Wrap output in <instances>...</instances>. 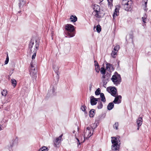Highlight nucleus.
<instances>
[{
    "label": "nucleus",
    "mask_w": 151,
    "mask_h": 151,
    "mask_svg": "<svg viewBox=\"0 0 151 151\" xmlns=\"http://www.w3.org/2000/svg\"><path fill=\"white\" fill-rule=\"evenodd\" d=\"M91 126L88 127L84 130V140L83 141V142L84 141L85 139L89 138L93 134L94 129V128L93 129V127L95 126V127H96L97 126L96 124H93Z\"/></svg>",
    "instance_id": "obj_1"
},
{
    "label": "nucleus",
    "mask_w": 151,
    "mask_h": 151,
    "mask_svg": "<svg viewBox=\"0 0 151 151\" xmlns=\"http://www.w3.org/2000/svg\"><path fill=\"white\" fill-rule=\"evenodd\" d=\"M65 29L68 31V37H71L74 36L75 34L73 32L74 30V26L70 24H67L65 27Z\"/></svg>",
    "instance_id": "obj_2"
},
{
    "label": "nucleus",
    "mask_w": 151,
    "mask_h": 151,
    "mask_svg": "<svg viewBox=\"0 0 151 151\" xmlns=\"http://www.w3.org/2000/svg\"><path fill=\"white\" fill-rule=\"evenodd\" d=\"M132 1V0H123L122 4V7L126 11H129L131 8Z\"/></svg>",
    "instance_id": "obj_3"
},
{
    "label": "nucleus",
    "mask_w": 151,
    "mask_h": 151,
    "mask_svg": "<svg viewBox=\"0 0 151 151\" xmlns=\"http://www.w3.org/2000/svg\"><path fill=\"white\" fill-rule=\"evenodd\" d=\"M111 80L114 84L117 85L121 82V78L120 75L115 72L111 78Z\"/></svg>",
    "instance_id": "obj_4"
},
{
    "label": "nucleus",
    "mask_w": 151,
    "mask_h": 151,
    "mask_svg": "<svg viewBox=\"0 0 151 151\" xmlns=\"http://www.w3.org/2000/svg\"><path fill=\"white\" fill-rule=\"evenodd\" d=\"M94 11L93 14L96 18H99L101 17V13L100 11V6L96 4L94 5Z\"/></svg>",
    "instance_id": "obj_5"
},
{
    "label": "nucleus",
    "mask_w": 151,
    "mask_h": 151,
    "mask_svg": "<svg viewBox=\"0 0 151 151\" xmlns=\"http://www.w3.org/2000/svg\"><path fill=\"white\" fill-rule=\"evenodd\" d=\"M37 43L38 44V47H37V50L38 49V48L39 45V42L38 40H36L34 42V41L31 40L29 44V47L30 50V52H32L33 50L36 49L35 47V44Z\"/></svg>",
    "instance_id": "obj_6"
},
{
    "label": "nucleus",
    "mask_w": 151,
    "mask_h": 151,
    "mask_svg": "<svg viewBox=\"0 0 151 151\" xmlns=\"http://www.w3.org/2000/svg\"><path fill=\"white\" fill-rule=\"evenodd\" d=\"M107 91L114 97L117 96L116 93V90L115 87H109L106 88Z\"/></svg>",
    "instance_id": "obj_7"
},
{
    "label": "nucleus",
    "mask_w": 151,
    "mask_h": 151,
    "mask_svg": "<svg viewBox=\"0 0 151 151\" xmlns=\"http://www.w3.org/2000/svg\"><path fill=\"white\" fill-rule=\"evenodd\" d=\"M17 139L12 140L10 142V147H9V150L10 151H13L12 149V148L15 147L17 145Z\"/></svg>",
    "instance_id": "obj_8"
},
{
    "label": "nucleus",
    "mask_w": 151,
    "mask_h": 151,
    "mask_svg": "<svg viewBox=\"0 0 151 151\" xmlns=\"http://www.w3.org/2000/svg\"><path fill=\"white\" fill-rule=\"evenodd\" d=\"M99 98H96L93 96H92L91 97V104L92 105H94L97 104V101L100 100Z\"/></svg>",
    "instance_id": "obj_9"
},
{
    "label": "nucleus",
    "mask_w": 151,
    "mask_h": 151,
    "mask_svg": "<svg viewBox=\"0 0 151 151\" xmlns=\"http://www.w3.org/2000/svg\"><path fill=\"white\" fill-rule=\"evenodd\" d=\"M38 47V44L37 43L35 44V47L36 49H35V50H34L32 51V52H30L31 54L33 53V55L32 56V59H34L35 58V57L36 56V54L37 53V47Z\"/></svg>",
    "instance_id": "obj_10"
},
{
    "label": "nucleus",
    "mask_w": 151,
    "mask_h": 151,
    "mask_svg": "<svg viewBox=\"0 0 151 151\" xmlns=\"http://www.w3.org/2000/svg\"><path fill=\"white\" fill-rule=\"evenodd\" d=\"M113 101V102L115 104H119L121 102L122 96H116Z\"/></svg>",
    "instance_id": "obj_11"
},
{
    "label": "nucleus",
    "mask_w": 151,
    "mask_h": 151,
    "mask_svg": "<svg viewBox=\"0 0 151 151\" xmlns=\"http://www.w3.org/2000/svg\"><path fill=\"white\" fill-rule=\"evenodd\" d=\"M106 68L108 71L110 72L114 70V68L112 65L109 63H107L106 64Z\"/></svg>",
    "instance_id": "obj_12"
},
{
    "label": "nucleus",
    "mask_w": 151,
    "mask_h": 151,
    "mask_svg": "<svg viewBox=\"0 0 151 151\" xmlns=\"http://www.w3.org/2000/svg\"><path fill=\"white\" fill-rule=\"evenodd\" d=\"M63 136V134H61L54 141V144L56 146H57L59 144V143L60 142L62 139V137Z\"/></svg>",
    "instance_id": "obj_13"
},
{
    "label": "nucleus",
    "mask_w": 151,
    "mask_h": 151,
    "mask_svg": "<svg viewBox=\"0 0 151 151\" xmlns=\"http://www.w3.org/2000/svg\"><path fill=\"white\" fill-rule=\"evenodd\" d=\"M53 69L55 72L58 75V70L59 69V66L58 64H54L53 65Z\"/></svg>",
    "instance_id": "obj_14"
},
{
    "label": "nucleus",
    "mask_w": 151,
    "mask_h": 151,
    "mask_svg": "<svg viewBox=\"0 0 151 151\" xmlns=\"http://www.w3.org/2000/svg\"><path fill=\"white\" fill-rule=\"evenodd\" d=\"M142 119L141 117H139L137 121V123L138 127L137 129L138 130L139 127L142 125Z\"/></svg>",
    "instance_id": "obj_15"
},
{
    "label": "nucleus",
    "mask_w": 151,
    "mask_h": 151,
    "mask_svg": "<svg viewBox=\"0 0 151 151\" xmlns=\"http://www.w3.org/2000/svg\"><path fill=\"white\" fill-rule=\"evenodd\" d=\"M37 71L35 69H30V74L31 76L32 77L34 78L35 77V76L36 77Z\"/></svg>",
    "instance_id": "obj_16"
},
{
    "label": "nucleus",
    "mask_w": 151,
    "mask_h": 151,
    "mask_svg": "<svg viewBox=\"0 0 151 151\" xmlns=\"http://www.w3.org/2000/svg\"><path fill=\"white\" fill-rule=\"evenodd\" d=\"M111 138V142L112 144H118V142H119L118 138L115 137H112Z\"/></svg>",
    "instance_id": "obj_17"
},
{
    "label": "nucleus",
    "mask_w": 151,
    "mask_h": 151,
    "mask_svg": "<svg viewBox=\"0 0 151 151\" xmlns=\"http://www.w3.org/2000/svg\"><path fill=\"white\" fill-rule=\"evenodd\" d=\"M119 9L116 7L115 9V12L113 15V19L114 20L115 19L116 17L119 15Z\"/></svg>",
    "instance_id": "obj_18"
},
{
    "label": "nucleus",
    "mask_w": 151,
    "mask_h": 151,
    "mask_svg": "<svg viewBox=\"0 0 151 151\" xmlns=\"http://www.w3.org/2000/svg\"><path fill=\"white\" fill-rule=\"evenodd\" d=\"M19 6L20 8H22L25 4L26 1L24 0H19Z\"/></svg>",
    "instance_id": "obj_19"
},
{
    "label": "nucleus",
    "mask_w": 151,
    "mask_h": 151,
    "mask_svg": "<svg viewBox=\"0 0 151 151\" xmlns=\"http://www.w3.org/2000/svg\"><path fill=\"white\" fill-rule=\"evenodd\" d=\"M77 19V17L75 16L72 15L70 18V21L73 22H75Z\"/></svg>",
    "instance_id": "obj_20"
},
{
    "label": "nucleus",
    "mask_w": 151,
    "mask_h": 151,
    "mask_svg": "<svg viewBox=\"0 0 151 151\" xmlns=\"http://www.w3.org/2000/svg\"><path fill=\"white\" fill-rule=\"evenodd\" d=\"M119 148V146L118 144H114L112 146L111 148L113 150H117Z\"/></svg>",
    "instance_id": "obj_21"
},
{
    "label": "nucleus",
    "mask_w": 151,
    "mask_h": 151,
    "mask_svg": "<svg viewBox=\"0 0 151 151\" xmlns=\"http://www.w3.org/2000/svg\"><path fill=\"white\" fill-rule=\"evenodd\" d=\"M114 107V104L113 102L110 103L107 106V109L109 110L112 109Z\"/></svg>",
    "instance_id": "obj_22"
},
{
    "label": "nucleus",
    "mask_w": 151,
    "mask_h": 151,
    "mask_svg": "<svg viewBox=\"0 0 151 151\" xmlns=\"http://www.w3.org/2000/svg\"><path fill=\"white\" fill-rule=\"evenodd\" d=\"M95 110L93 109H92L89 112V116L91 117H93L95 114Z\"/></svg>",
    "instance_id": "obj_23"
},
{
    "label": "nucleus",
    "mask_w": 151,
    "mask_h": 151,
    "mask_svg": "<svg viewBox=\"0 0 151 151\" xmlns=\"http://www.w3.org/2000/svg\"><path fill=\"white\" fill-rule=\"evenodd\" d=\"M11 82L14 87H15L17 84L16 81L14 79H12L11 80Z\"/></svg>",
    "instance_id": "obj_24"
},
{
    "label": "nucleus",
    "mask_w": 151,
    "mask_h": 151,
    "mask_svg": "<svg viewBox=\"0 0 151 151\" xmlns=\"http://www.w3.org/2000/svg\"><path fill=\"white\" fill-rule=\"evenodd\" d=\"M100 96L101 98V101L104 102H105L106 101V99L104 93H100Z\"/></svg>",
    "instance_id": "obj_25"
},
{
    "label": "nucleus",
    "mask_w": 151,
    "mask_h": 151,
    "mask_svg": "<svg viewBox=\"0 0 151 151\" xmlns=\"http://www.w3.org/2000/svg\"><path fill=\"white\" fill-rule=\"evenodd\" d=\"M117 52H116L114 50H113L111 53V56L113 58L116 57Z\"/></svg>",
    "instance_id": "obj_26"
},
{
    "label": "nucleus",
    "mask_w": 151,
    "mask_h": 151,
    "mask_svg": "<svg viewBox=\"0 0 151 151\" xmlns=\"http://www.w3.org/2000/svg\"><path fill=\"white\" fill-rule=\"evenodd\" d=\"M147 15L145 14L143 16V17H142V20L144 23H146V21L147 20Z\"/></svg>",
    "instance_id": "obj_27"
},
{
    "label": "nucleus",
    "mask_w": 151,
    "mask_h": 151,
    "mask_svg": "<svg viewBox=\"0 0 151 151\" xmlns=\"http://www.w3.org/2000/svg\"><path fill=\"white\" fill-rule=\"evenodd\" d=\"M96 30L99 33L101 31V27L99 24H98L96 27Z\"/></svg>",
    "instance_id": "obj_28"
},
{
    "label": "nucleus",
    "mask_w": 151,
    "mask_h": 151,
    "mask_svg": "<svg viewBox=\"0 0 151 151\" xmlns=\"http://www.w3.org/2000/svg\"><path fill=\"white\" fill-rule=\"evenodd\" d=\"M7 94V91L6 90L4 89L1 92V94L2 96H5Z\"/></svg>",
    "instance_id": "obj_29"
},
{
    "label": "nucleus",
    "mask_w": 151,
    "mask_h": 151,
    "mask_svg": "<svg viewBox=\"0 0 151 151\" xmlns=\"http://www.w3.org/2000/svg\"><path fill=\"white\" fill-rule=\"evenodd\" d=\"M38 151H48V149L47 147L44 146L40 148Z\"/></svg>",
    "instance_id": "obj_30"
},
{
    "label": "nucleus",
    "mask_w": 151,
    "mask_h": 151,
    "mask_svg": "<svg viewBox=\"0 0 151 151\" xmlns=\"http://www.w3.org/2000/svg\"><path fill=\"white\" fill-rule=\"evenodd\" d=\"M95 67L96 71L97 73H99L100 70L99 65L98 63H97V65H96V62H95Z\"/></svg>",
    "instance_id": "obj_31"
},
{
    "label": "nucleus",
    "mask_w": 151,
    "mask_h": 151,
    "mask_svg": "<svg viewBox=\"0 0 151 151\" xmlns=\"http://www.w3.org/2000/svg\"><path fill=\"white\" fill-rule=\"evenodd\" d=\"M103 104L101 102L99 101L98 102L97 106V108L98 109H101L103 107Z\"/></svg>",
    "instance_id": "obj_32"
},
{
    "label": "nucleus",
    "mask_w": 151,
    "mask_h": 151,
    "mask_svg": "<svg viewBox=\"0 0 151 151\" xmlns=\"http://www.w3.org/2000/svg\"><path fill=\"white\" fill-rule=\"evenodd\" d=\"M100 72L102 74H105L106 70L103 67H102L101 68Z\"/></svg>",
    "instance_id": "obj_33"
},
{
    "label": "nucleus",
    "mask_w": 151,
    "mask_h": 151,
    "mask_svg": "<svg viewBox=\"0 0 151 151\" xmlns=\"http://www.w3.org/2000/svg\"><path fill=\"white\" fill-rule=\"evenodd\" d=\"M119 47H120L119 45H116L114 47V50L116 52H118L119 50Z\"/></svg>",
    "instance_id": "obj_34"
},
{
    "label": "nucleus",
    "mask_w": 151,
    "mask_h": 151,
    "mask_svg": "<svg viewBox=\"0 0 151 151\" xmlns=\"http://www.w3.org/2000/svg\"><path fill=\"white\" fill-rule=\"evenodd\" d=\"M119 124L118 122H116L114 125V127L117 130L118 129Z\"/></svg>",
    "instance_id": "obj_35"
},
{
    "label": "nucleus",
    "mask_w": 151,
    "mask_h": 151,
    "mask_svg": "<svg viewBox=\"0 0 151 151\" xmlns=\"http://www.w3.org/2000/svg\"><path fill=\"white\" fill-rule=\"evenodd\" d=\"M100 93V89L99 88L97 89L95 92V94L96 95H99Z\"/></svg>",
    "instance_id": "obj_36"
},
{
    "label": "nucleus",
    "mask_w": 151,
    "mask_h": 151,
    "mask_svg": "<svg viewBox=\"0 0 151 151\" xmlns=\"http://www.w3.org/2000/svg\"><path fill=\"white\" fill-rule=\"evenodd\" d=\"M35 65V63H33V62H32L31 63V68L30 69H33L34 70V69H35V67L34 66Z\"/></svg>",
    "instance_id": "obj_37"
},
{
    "label": "nucleus",
    "mask_w": 151,
    "mask_h": 151,
    "mask_svg": "<svg viewBox=\"0 0 151 151\" xmlns=\"http://www.w3.org/2000/svg\"><path fill=\"white\" fill-rule=\"evenodd\" d=\"M147 0H146V1L145 2V4L144 5V9L145 11H147Z\"/></svg>",
    "instance_id": "obj_38"
},
{
    "label": "nucleus",
    "mask_w": 151,
    "mask_h": 151,
    "mask_svg": "<svg viewBox=\"0 0 151 151\" xmlns=\"http://www.w3.org/2000/svg\"><path fill=\"white\" fill-rule=\"evenodd\" d=\"M108 2L109 6H111L112 5V0H108Z\"/></svg>",
    "instance_id": "obj_39"
},
{
    "label": "nucleus",
    "mask_w": 151,
    "mask_h": 151,
    "mask_svg": "<svg viewBox=\"0 0 151 151\" xmlns=\"http://www.w3.org/2000/svg\"><path fill=\"white\" fill-rule=\"evenodd\" d=\"M86 109V107L84 105L82 106L81 107V109L82 110V111L84 112L85 111Z\"/></svg>",
    "instance_id": "obj_40"
},
{
    "label": "nucleus",
    "mask_w": 151,
    "mask_h": 151,
    "mask_svg": "<svg viewBox=\"0 0 151 151\" xmlns=\"http://www.w3.org/2000/svg\"><path fill=\"white\" fill-rule=\"evenodd\" d=\"M102 81L104 84H106L108 81V79H102Z\"/></svg>",
    "instance_id": "obj_41"
},
{
    "label": "nucleus",
    "mask_w": 151,
    "mask_h": 151,
    "mask_svg": "<svg viewBox=\"0 0 151 151\" xmlns=\"http://www.w3.org/2000/svg\"><path fill=\"white\" fill-rule=\"evenodd\" d=\"M9 61V58L8 56L7 55V57L6 58V60L5 62V64H7L8 63Z\"/></svg>",
    "instance_id": "obj_42"
},
{
    "label": "nucleus",
    "mask_w": 151,
    "mask_h": 151,
    "mask_svg": "<svg viewBox=\"0 0 151 151\" xmlns=\"http://www.w3.org/2000/svg\"><path fill=\"white\" fill-rule=\"evenodd\" d=\"M10 100L9 99H8L6 100L5 101H3V104H5V103H7L8 102H10Z\"/></svg>",
    "instance_id": "obj_43"
},
{
    "label": "nucleus",
    "mask_w": 151,
    "mask_h": 151,
    "mask_svg": "<svg viewBox=\"0 0 151 151\" xmlns=\"http://www.w3.org/2000/svg\"><path fill=\"white\" fill-rule=\"evenodd\" d=\"M75 136L76 137V139H77V141H78V143H77V144H78V146L79 145H80V142H79V139H78L76 137V134H75Z\"/></svg>",
    "instance_id": "obj_44"
},
{
    "label": "nucleus",
    "mask_w": 151,
    "mask_h": 151,
    "mask_svg": "<svg viewBox=\"0 0 151 151\" xmlns=\"http://www.w3.org/2000/svg\"><path fill=\"white\" fill-rule=\"evenodd\" d=\"M106 78V76L105 74H103V76L101 78L102 79H105Z\"/></svg>",
    "instance_id": "obj_45"
},
{
    "label": "nucleus",
    "mask_w": 151,
    "mask_h": 151,
    "mask_svg": "<svg viewBox=\"0 0 151 151\" xmlns=\"http://www.w3.org/2000/svg\"><path fill=\"white\" fill-rule=\"evenodd\" d=\"M89 90L90 91L91 90V88H92V84H90L89 85Z\"/></svg>",
    "instance_id": "obj_46"
},
{
    "label": "nucleus",
    "mask_w": 151,
    "mask_h": 151,
    "mask_svg": "<svg viewBox=\"0 0 151 151\" xmlns=\"http://www.w3.org/2000/svg\"><path fill=\"white\" fill-rule=\"evenodd\" d=\"M52 92L53 93V92H55V91L56 90V88H55L54 87H52Z\"/></svg>",
    "instance_id": "obj_47"
},
{
    "label": "nucleus",
    "mask_w": 151,
    "mask_h": 151,
    "mask_svg": "<svg viewBox=\"0 0 151 151\" xmlns=\"http://www.w3.org/2000/svg\"><path fill=\"white\" fill-rule=\"evenodd\" d=\"M2 129V127L1 125L0 124V131Z\"/></svg>",
    "instance_id": "obj_48"
},
{
    "label": "nucleus",
    "mask_w": 151,
    "mask_h": 151,
    "mask_svg": "<svg viewBox=\"0 0 151 151\" xmlns=\"http://www.w3.org/2000/svg\"><path fill=\"white\" fill-rule=\"evenodd\" d=\"M95 62H96V65H97V63H98L96 61H94V63H95Z\"/></svg>",
    "instance_id": "obj_49"
},
{
    "label": "nucleus",
    "mask_w": 151,
    "mask_h": 151,
    "mask_svg": "<svg viewBox=\"0 0 151 151\" xmlns=\"http://www.w3.org/2000/svg\"><path fill=\"white\" fill-rule=\"evenodd\" d=\"M73 133H74V134H75V131H74L73 132Z\"/></svg>",
    "instance_id": "obj_50"
},
{
    "label": "nucleus",
    "mask_w": 151,
    "mask_h": 151,
    "mask_svg": "<svg viewBox=\"0 0 151 151\" xmlns=\"http://www.w3.org/2000/svg\"><path fill=\"white\" fill-rule=\"evenodd\" d=\"M101 1H102L103 0H100Z\"/></svg>",
    "instance_id": "obj_51"
},
{
    "label": "nucleus",
    "mask_w": 151,
    "mask_h": 151,
    "mask_svg": "<svg viewBox=\"0 0 151 151\" xmlns=\"http://www.w3.org/2000/svg\"><path fill=\"white\" fill-rule=\"evenodd\" d=\"M95 28H96V27H95H95H94V29Z\"/></svg>",
    "instance_id": "obj_52"
}]
</instances>
